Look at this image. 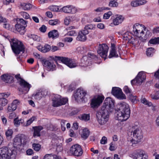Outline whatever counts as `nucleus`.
Wrapping results in <instances>:
<instances>
[{
    "label": "nucleus",
    "instance_id": "61",
    "mask_svg": "<svg viewBox=\"0 0 159 159\" xmlns=\"http://www.w3.org/2000/svg\"><path fill=\"white\" fill-rule=\"evenodd\" d=\"M152 33L153 34H157L159 33V27H157L154 28L152 30Z\"/></svg>",
    "mask_w": 159,
    "mask_h": 159
},
{
    "label": "nucleus",
    "instance_id": "7",
    "mask_svg": "<svg viewBox=\"0 0 159 159\" xmlns=\"http://www.w3.org/2000/svg\"><path fill=\"white\" fill-rule=\"evenodd\" d=\"M68 101L66 98H62L60 95H56L52 99V106L57 107L65 105Z\"/></svg>",
    "mask_w": 159,
    "mask_h": 159
},
{
    "label": "nucleus",
    "instance_id": "38",
    "mask_svg": "<svg viewBox=\"0 0 159 159\" xmlns=\"http://www.w3.org/2000/svg\"><path fill=\"white\" fill-rule=\"evenodd\" d=\"M108 4L109 7H116L118 5V3L115 0H111Z\"/></svg>",
    "mask_w": 159,
    "mask_h": 159
},
{
    "label": "nucleus",
    "instance_id": "23",
    "mask_svg": "<svg viewBox=\"0 0 159 159\" xmlns=\"http://www.w3.org/2000/svg\"><path fill=\"white\" fill-rule=\"evenodd\" d=\"M19 103V101L17 99L14 100L13 102L9 105L7 108L8 111L11 112L15 111L17 107V105Z\"/></svg>",
    "mask_w": 159,
    "mask_h": 159
},
{
    "label": "nucleus",
    "instance_id": "34",
    "mask_svg": "<svg viewBox=\"0 0 159 159\" xmlns=\"http://www.w3.org/2000/svg\"><path fill=\"white\" fill-rule=\"evenodd\" d=\"M29 38L35 41L39 42L40 41V37L37 35L34 34H30L28 36Z\"/></svg>",
    "mask_w": 159,
    "mask_h": 159
},
{
    "label": "nucleus",
    "instance_id": "56",
    "mask_svg": "<svg viewBox=\"0 0 159 159\" xmlns=\"http://www.w3.org/2000/svg\"><path fill=\"white\" fill-rule=\"evenodd\" d=\"M88 59L90 60L91 59H93L97 57L96 55L93 54L88 53L87 55Z\"/></svg>",
    "mask_w": 159,
    "mask_h": 159
},
{
    "label": "nucleus",
    "instance_id": "4",
    "mask_svg": "<svg viewBox=\"0 0 159 159\" xmlns=\"http://www.w3.org/2000/svg\"><path fill=\"white\" fill-rule=\"evenodd\" d=\"M9 41L13 52L16 54H19L20 52H25V47L23 43L16 39H11Z\"/></svg>",
    "mask_w": 159,
    "mask_h": 159
},
{
    "label": "nucleus",
    "instance_id": "6",
    "mask_svg": "<svg viewBox=\"0 0 159 159\" xmlns=\"http://www.w3.org/2000/svg\"><path fill=\"white\" fill-rule=\"evenodd\" d=\"M27 21L23 19H20L17 20V23L15 25L16 30L18 32L21 34H24L25 31V27L27 26L26 24Z\"/></svg>",
    "mask_w": 159,
    "mask_h": 159
},
{
    "label": "nucleus",
    "instance_id": "3",
    "mask_svg": "<svg viewBox=\"0 0 159 159\" xmlns=\"http://www.w3.org/2000/svg\"><path fill=\"white\" fill-rule=\"evenodd\" d=\"M132 138L131 141L133 143L136 144L140 142L143 138V133L141 129L137 125L134 126L129 129Z\"/></svg>",
    "mask_w": 159,
    "mask_h": 159
},
{
    "label": "nucleus",
    "instance_id": "49",
    "mask_svg": "<svg viewBox=\"0 0 159 159\" xmlns=\"http://www.w3.org/2000/svg\"><path fill=\"white\" fill-rule=\"evenodd\" d=\"M49 8L51 10L54 11H58L59 10L58 7L57 6H52L50 7Z\"/></svg>",
    "mask_w": 159,
    "mask_h": 159
},
{
    "label": "nucleus",
    "instance_id": "51",
    "mask_svg": "<svg viewBox=\"0 0 159 159\" xmlns=\"http://www.w3.org/2000/svg\"><path fill=\"white\" fill-rule=\"evenodd\" d=\"M76 32L75 30H71L68 31L67 33V34L68 36H75L76 35Z\"/></svg>",
    "mask_w": 159,
    "mask_h": 159
},
{
    "label": "nucleus",
    "instance_id": "39",
    "mask_svg": "<svg viewBox=\"0 0 159 159\" xmlns=\"http://www.w3.org/2000/svg\"><path fill=\"white\" fill-rule=\"evenodd\" d=\"M51 49V46L47 44H45L43 47V52L46 53L49 51Z\"/></svg>",
    "mask_w": 159,
    "mask_h": 159
},
{
    "label": "nucleus",
    "instance_id": "30",
    "mask_svg": "<svg viewBox=\"0 0 159 159\" xmlns=\"http://www.w3.org/2000/svg\"><path fill=\"white\" fill-rule=\"evenodd\" d=\"M90 134V132L89 129H85L83 130V132L81 134V138L83 140H85L89 136Z\"/></svg>",
    "mask_w": 159,
    "mask_h": 159
},
{
    "label": "nucleus",
    "instance_id": "60",
    "mask_svg": "<svg viewBox=\"0 0 159 159\" xmlns=\"http://www.w3.org/2000/svg\"><path fill=\"white\" fill-rule=\"evenodd\" d=\"M51 49L52 52H54L56 51L59 50L60 48L58 47L52 46Z\"/></svg>",
    "mask_w": 159,
    "mask_h": 159
},
{
    "label": "nucleus",
    "instance_id": "53",
    "mask_svg": "<svg viewBox=\"0 0 159 159\" xmlns=\"http://www.w3.org/2000/svg\"><path fill=\"white\" fill-rule=\"evenodd\" d=\"M107 142V138L105 136H103L102 138L100 140V143L102 144H105Z\"/></svg>",
    "mask_w": 159,
    "mask_h": 159
},
{
    "label": "nucleus",
    "instance_id": "8",
    "mask_svg": "<svg viewBox=\"0 0 159 159\" xmlns=\"http://www.w3.org/2000/svg\"><path fill=\"white\" fill-rule=\"evenodd\" d=\"M55 57L58 60L61 61L63 63L65 64L70 68L75 67L77 66L76 63L75 61L71 60L68 58L57 56Z\"/></svg>",
    "mask_w": 159,
    "mask_h": 159
},
{
    "label": "nucleus",
    "instance_id": "43",
    "mask_svg": "<svg viewBox=\"0 0 159 159\" xmlns=\"http://www.w3.org/2000/svg\"><path fill=\"white\" fill-rule=\"evenodd\" d=\"M13 131L12 129H8L5 132V135L7 138L11 137L12 135Z\"/></svg>",
    "mask_w": 159,
    "mask_h": 159
},
{
    "label": "nucleus",
    "instance_id": "18",
    "mask_svg": "<svg viewBox=\"0 0 159 159\" xmlns=\"http://www.w3.org/2000/svg\"><path fill=\"white\" fill-rule=\"evenodd\" d=\"M62 11L65 13L75 14L77 11V9L72 5H67L63 7Z\"/></svg>",
    "mask_w": 159,
    "mask_h": 159
},
{
    "label": "nucleus",
    "instance_id": "28",
    "mask_svg": "<svg viewBox=\"0 0 159 159\" xmlns=\"http://www.w3.org/2000/svg\"><path fill=\"white\" fill-rule=\"evenodd\" d=\"M22 137L21 136H16L14 139V146H21L22 144Z\"/></svg>",
    "mask_w": 159,
    "mask_h": 159
},
{
    "label": "nucleus",
    "instance_id": "64",
    "mask_svg": "<svg viewBox=\"0 0 159 159\" xmlns=\"http://www.w3.org/2000/svg\"><path fill=\"white\" fill-rule=\"evenodd\" d=\"M52 157L49 154H47L44 156L43 159H52Z\"/></svg>",
    "mask_w": 159,
    "mask_h": 159
},
{
    "label": "nucleus",
    "instance_id": "37",
    "mask_svg": "<svg viewBox=\"0 0 159 159\" xmlns=\"http://www.w3.org/2000/svg\"><path fill=\"white\" fill-rule=\"evenodd\" d=\"M154 49L152 48H148L146 51V54L147 56H152L154 52Z\"/></svg>",
    "mask_w": 159,
    "mask_h": 159
},
{
    "label": "nucleus",
    "instance_id": "12",
    "mask_svg": "<svg viewBox=\"0 0 159 159\" xmlns=\"http://www.w3.org/2000/svg\"><path fill=\"white\" fill-rule=\"evenodd\" d=\"M111 93L120 99H123L126 98L125 95L123 93L121 89L119 88L113 87L112 89Z\"/></svg>",
    "mask_w": 159,
    "mask_h": 159
},
{
    "label": "nucleus",
    "instance_id": "42",
    "mask_svg": "<svg viewBox=\"0 0 159 159\" xmlns=\"http://www.w3.org/2000/svg\"><path fill=\"white\" fill-rule=\"evenodd\" d=\"M33 148L36 151H39L41 148V145L39 143H34L32 145Z\"/></svg>",
    "mask_w": 159,
    "mask_h": 159
},
{
    "label": "nucleus",
    "instance_id": "48",
    "mask_svg": "<svg viewBox=\"0 0 159 159\" xmlns=\"http://www.w3.org/2000/svg\"><path fill=\"white\" fill-rule=\"evenodd\" d=\"M112 15V13L111 11H109L107 13H105L103 15V18L104 19H108Z\"/></svg>",
    "mask_w": 159,
    "mask_h": 159
},
{
    "label": "nucleus",
    "instance_id": "41",
    "mask_svg": "<svg viewBox=\"0 0 159 159\" xmlns=\"http://www.w3.org/2000/svg\"><path fill=\"white\" fill-rule=\"evenodd\" d=\"M141 102L145 105H148L149 106H151L152 105V103L148 102L145 98L142 97L141 99Z\"/></svg>",
    "mask_w": 159,
    "mask_h": 159
},
{
    "label": "nucleus",
    "instance_id": "50",
    "mask_svg": "<svg viewBox=\"0 0 159 159\" xmlns=\"http://www.w3.org/2000/svg\"><path fill=\"white\" fill-rule=\"evenodd\" d=\"M116 149V148L115 146V143L113 142H112L110 144V147L109 149L111 151H113L115 150Z\"/></svg>",
    "mask_w": 159,
    "mask_h": 159
},
{
    "label": "nucleus",
    "instance_id": "16",
    "mask_svg": "<svg viewBox=\"0 0 159 159\" xmlns=\"http://www.w3.org/2000/svg\"><path fill=\"white\" fill-rule=\"evenodd\" d=\"M104 98L101 96H98L97 98H93L91 101V105L93 108H95L99 106L103 100Z\"/></svg>",
    "mask_w": 159,
    "mask_h": 159
},
{
    "label": "nucleus",
    "instance_id": "57",
    "mask_svg": "<svg viewBox=\"0 0 159 159\" xmlns=\"http://www.w3.org/2000/svg\"><path fill=\"white\" fill-rule=\"evenodd\" d=\"M66 120H62L61 122V129L62 131H64L65 130L66 128L65 127Z\"/></svg>",
    "mask_w": 159,
    "mask_h": 159
},
{
    "label": "nucleus",
    "instance_id": "47",
    "mask_svg": "<svg viewBox=\"0 0 159 159\" xmlns=\"http://www.w3.org/2000/svg\"><path fill=\"white\" fill-rule=\"evenodd\" d=\"M58 23V20L57 19H55L54 20H49V24L52 25H56Z\"/></svg>",
    "mask_w": 159,
    "mask_h": 159
},
{
    "label": "nucleus",
    "instance_id": "40",
    "mask_svg": "<svg viewBox=\"0 0 159 159\" xmlns=\"http://www.w3.org/2000/svg\"><path fill=\"white\" fill-rule=\"evenodd\" d=\"M110 8L108 7H99L97 8L96 9H95L94 11H95L97 12H101L103 10H110Z\"/></svg>",
    "mask_w": 159,
    "mask_h": 159
},
{
    "label": "nucleus",
    "instance_id": "13",
    "mask_svg": "<svg viewBox=\"0 0 159 159\" xmlns=\"http://www.w3.org/2000/svg\"><path fill=\"white\" fill-rule=\"evenodd\" d=\"M87 93L83 89H78L74 94L75 98L76 100L81 99L82 101H85V96Z\"/></svg>",
    "mask_w": 159,
    "mask_h": 159
},
{
    "label": "nucleus",
    "instance_id": "58",
    "mask_svg": "<svg viewBox=\"0 0 159 159\" xmlns=\"http://www.w3.org/2000/svg\"><path fill=\"white\" fill-rule=\"evenodd\" d=\"M21 15L25 19H28L29 18V15L25 12H21Z\"/></svg>",
    "mask_w": 159,
    "mask_h": 159
},
{
    "label": "nucleus",
    "instance_id": "25",
    "mask_svg": "<svg viewBox=\"0 0 159 159\" xmlns=\"http://www.w3.org/2000/svg\"><path fill=\"white\" fill-rule=\"evenodd\" d=\"M48 36L49 38L56 39L59 37V34L57 30H54L50 31L48 34Z\"/></svg>",
    "mask_w": 159,
    "mask_h": 159
},
{
    "label": "nucleus",
    "instance_id": "45",
    "mask_svg": "<svg viewBox=\"0 0 159 159\" xmlns=\"http://www.w3.org/2000/svg\"><path fill=\"white\" fill-rule=\"evenodd\" d=\"M94 28L93 25L91 24L85 25L84 29L82 30H87L88 31V30H93Z\"/></svg>",
    "mask_w": 159,
    "mask_h": 159
},
{
    "label": "nucleus",
    "instance_id": "55",
    "mask_svg": "<svg viewBox=\"0 0 159 159\" xmlns=\"http://www.w3.org/2000/svg\"><path fill=\"white\" fill-rule=\"evenodd\" d=\"M124 91L126 94L129 93L130 94H131V90L127 86L124 87Z\"/></svg>",
    "mask_w": 159,
    "mask_h": 159
},
{
    "label": "nucleus",
    "instance_id": "63",
    "mask_svg": "<svg viewBox=\"0 0 159 159\" xmlns=\"http://www.w3.org/2000/svg\"><path fill=\"white\" fill-rule=\"evenodd\" d=\"M16 114L15 113H10L9 116V118L10 119H12L16 117Z\"/></svg>",
    "mask_w": 159,
    "mask_h": 159
},
{
    "label": "nucleus",
    "instance_id": "2",
    "mask_svg": "<svg viewBox=\"0 0 159 159\" xmlns=\"http://www.w3.org/2000/svg\"><path fill=\"white\" fill-rule=\"evenodd\" d=\"M116 111L115 115L117 120L121 121H126L130 116L129 106L125 102L120 103L119 104V108L116 109Z\"/></svg>",
    "mask_w": 159,
    "mask_h": 159
},
{
    "label": "nucleus",
    "instance_id": "11",
    "mask_svg": "<svg viewBox=\"0 0 159 159\" xmlns=\"http://www.w3.org/2000/svg\"><path fill=\"white\" fill-rule=\"evenodd\" d=\"M108 48V46L105 44H99L97 52L101 57L105 59L107 56Z\"/></svg>",
    "mask_w": 159,
    "mask_h": 159
},
{
    "label": "nucleus",
    "instance_id": "31",
    "mask_svg": "<svg viewBox=\"0 0 159 159\" xmlns=\"http://www.w3.org/2000/svg\"><path fill=\"white\" fill-rule=\"evenodd\" d=\"M32 7V5L30 3H22L20 4V8L25 10H30Z\"/></svg>",
    "mask_w": 159,
    "mask_h": 159
},
{
    "label": "nucleus",
    "instance_id": "24",
    "mask_svg": "<svg viewBox=\"0 0 159 159\" xmlns=\"http://www.w3.org/2000/svg\"><path fill=\"white\" fill-rule=\"evenodd\" d=\"M1 79L7 83H11L13 82L14 78L8 74H4L1 76Z\"/></svg>",
    "mask_w": 159,
    "mask_h": 159
},
{
    "label": "nucleus",
    "instance_id": "9",
    "mask_svg": "<svg viewBox=\"0 0 159 159\" xmlns=\"http://www.w3.org/2000/svg\"><path fill=\"white\" fill-rule=\"evenodd\" d=\"M146 76L145 73L143 71L139 72L136 78L131 81L132 85H140L145 79Z\"/></svg>",
    "mask_w": 159,
    "mask_h": 159
},
{
    "label": "nucleus",
    "instance_id": "52",
    "mask_svg": "<svg viewBox=\"0 0 159 159\" xmlns=\"http://www.w3.org/2000/svg\"><path fill=\"white\" fill-rule=\"evenodd\" d=\"M35 117H32L31 118H30L27 121L26 125H25V126H28L30 125L35 120Z\"/></svg>",
    "mask_w": 159,
    "mask_h": 159
},
{
    "label": "nucleus",
    "instance_id": "19",
    "mask_svg": "<svg viewBox=\"0 0 159 159\" xmlns=\"http://www.w3.org/2000/svg\"><path fill=\"white\" fill-rule=\"evenodd\" d=\"M89 33V31L87 30H82L80 31L76 38L77 40L82 42L85 41L87 39L86 35Z\"/></svg>",
    "mask_w": 159,
    "mask_h": 159
},
{
    "label": "nucleus",
    "instance_id": "29",
    "mask_svg": "<svg viewBox=\"0 0 159 159\" xmlns=\"http://www.w3.org/2000/svg\"><path fill=\"white\" fill-rule=\"evenodd\" d=\"M139 25V24H136L134 25L133 27V31L134 32V34L137 37H141L142 35H141L142 34H143L144 32V31L142 30L140 31V30H138L136 29L135 28V25L136 26H138Z\"/></svg>",
    "mask_w": 159,
    "mask_h": 159
},
{
    "label": "nucleus",
    "instance_id": "1",
    "mask_svg": "<svg viewBox=\"0 0 159 159\" xmlns=\"http://www.w3.org/2000/svg\"><path fill=\"white\" fill-rule=\"evenodd\" d=\"M114 104V101L110 98L106 99L101 109L96 113L97 119L100 125H104L108 121L109 113L113 111Z\"/></svg>",
    "mask_w": 159,
    "mask_h": 159
},
{
    "label": "nucleus",
    "instance_id": "46",
    "mask_svg": "<svg viewBox=\"0 0 159 159\" xmlns=\"http://www.w3.org/2000/svg\"><path fill=\"white\" fill-rule=\"evenodd\" d=\"M151 98L153 99L157 100L159 99V92H157L154 94L151 95Z\"/></svg>",
    "mask_w": 159,
    "mask_h": 159
},
{
    "label": "nucleus",
    "instance_id": "35",
    "mask_svg": "<svg viewBox=\"0 0 159 159\" xmlns=\"http://www.w3.org/2000/svg\"><path fill=\"white\" fill-rule=\"evenodd\" d=\"M148 43L156 44L159 43V38H154L151 39L148 42Z\"/></svg>",
    "mask_w": 159,
    "mask_h": 159
},
{
    "label": "nucleus",
    "instance_id": "32",
    "mask_svg": "<svg viewBox=\"0 0 159 159\" xmlns=\"http://www.w3.org/2000/svg\"><path fill=\"white\" fill-rule=\"evenodd\" d=\"M78 117L80 119L85 121H87L90 119L89 115L85 114L80 115Z\"/></svg>",
    "mask_w": 159,
    "mask_h": 159
},
{
    "label": "nucleus",
    "instance_id": "44",
    "mask_svg": "<svg viewBox=\"0 0 159 159\" xmlns=\"http://www.w3.org/2000/svg\"><path fill=\"white\" fill-rule=\"evenodd\" d=\"M136 96H134L131 93L129 95V98L131 101L134 103L137 102Z\"/></svg>",
    "mask_w": 159,
    "mask_h": 159
},
{
    "label": "nucleus",
    "instance_id": "62",
    "mask_svg": "<svg viewBox=\"0 0 159 159\" xmlns=\"http://www.w3.org/2000/svg\"><path fill=\"white\" fill-rule=\"evenodd\" d=\"M72 40V38L70 37H66L64 39V41L68 42H71Z\"/></svg>",
    "mask_w": 159,
    "mask_h": 159
},
{
    "label": "nucleus",
    "instance_id": "27",
    "mask_svg": "<svg viewBox=\"0 0 159 159\" xmlns=\"http://www.w3.org/2000/svg\"><path fill=\"white\" fill-rule=\"evenodd\" d=\"M146 2L145 0H138L133 1L131 3V6L133 7H136L142 5L145 3Z\"/></svg>",
    "mask_w": 159,
    "mask_h": 159
},
{
    "label": "nucleus",
    "instance_id": "14",
    "mask_svg": "<svg viewBox=\"0 0 159 159\" xmlns=\"http://www.w3.org/2000/svg\"><path fill=\"white\" fill-rule=\"evenodd\" d=\"M41 61L43 66L46 67L48 71L55 70L56 66L53 62H50L45 59H42Z\"/></svg>",
    "mask_w": 159,
    "mask_h": 159
},
{
    "label": "nucleus",
    "instance_id": "26",
    "mask_svg": "<svg viewBox=\"0 0 159 159\" xmlns=\"http://www.w3.org/2000/svg\"><path fill=\"white\" fill-rule=\"evenodd\" d=\"M124 18L121 15H117V17L113 20V23L115 25H117L122 23Z\"/></svg>",
    "mask_w": 159,
    "mask_h": 159
},
{
    "label": "nucleus",
    "instance_id": "54",
    "mask_svg": "<svg viewBox=\"0 0 159 159\" xmlns=\"http://www.w3.org/2000/svg\"><path fill=\"white\" fill-rule=\"evenodd\" d=\"M141 26H142L143 28V30L144 31H146V35H148V37H150L151 36V35H152V34L148 30H146V27L144 26L143 25H141Z\"/></svg>",
    "mask_w": 159,
    "mask_h": 159
},
{
    "label": "nucleus",
    "instance_id": "22",
    "mask_svg": "<svg viewBox=\"0 0 159 159\" xmlns=\"http://www.w3.org/2000/svg\"><path fill=\"white\" fill-rule=\"evenodd\" d=\"M33 137L35 138L37 137H40L41 135L40 131L43 129L42 126L33 127Z\"/></svg>",
    "mask_w": 159,
    "mask_h": 159
},
{
    "label": "nucleus",
    "instance_id": "21",
    "mask_svg": "<svg viewBox=\"0 0 159 159\" xmlns=\"http://www.w3.org/2000/svg\"><path fill=\"white\" fill-rule=\"evenodd\" d=\"M47 92L46 90H39L36 94H33V97H34L36 100H39L42 97L47 95Z\"/></svg>",
    "mask_w": 159,
    "mask_h": 159
},
{
    "label": "nucleus",
    "instance_id": "33",
    "mask_svg": "<svg viewBox=\"0 0 159 159\" xmlns=\"http://www.w3.org/2000/svg\"><path fill=\"white\" fill-rule=\"evenodd\" d=\"M118 57V55L116 53V51L114 48H111V50L110 51V54L108 56L109 58H111L113 57Z\"/></svg>",
    "mask_w": 159,
    "mask_h": 159
},
{
    "label": "nucleus",
    "instance_id": "36",
    "mask_svg": "<svg viewBox=\"0 0 159 159\" xmlns=\"http://www.w3.org/2000/svg\"><path fill=\"white\" fill-rule=\"evenodd\" d=\"M24 121V120L22 119L19 120L18 117H16L14 120V123L16 126H19L20 123H23Z\"/></svg>",
    "mask_w": 159,
    "mask_h": 159
},
{
    "label": "nucleus",
    "instance_id": "17",
    "mask_svg": "<svg viewBox=\"0 0 159 159\" xmlns=\"http://www.w3.org/2000/svg\"><path fill=\"white\" fill-rule=\"evenodd\" d=\"M20 84L22 88L21 91L25 93H27L31 87L30 84L22 79L20 81Z\"/></svg>",
    "mask_w": 159,
    "mask_h": 159
},
{
    "label": "nucleus",
    "instance_id": "10",
    "mask_svg": "<svg viewBox=\"0 0 159 159\" xmlns=\"http://www.w3.org/2000/svg\"><path fill=\"white\" fill-rule=\"evenodd\" d=\"M70 152L74 156L79 157L82 155L83 151L81 146L76 144L73 145L70 147Z\"/></svg>",
    "mask_w": 159,
    "mask_h": 159
},
{
    "label": "nucleus",
    "instance_id": "20",
    "mask_svg": "<svg viewBox=\"0 0 159 159\" xmlns=\"http://www.w3.org/2000/svg\"><path fill=\"white\" fill-rule=\"evenodd\" d=\"M10 95V94H5L4 93H0V105L5 106L8 102L7 100L6 99Z\"/></svg>",
    "mask_w": 159,
    "mask_h": 159
},
{
    "label": "nucleus",
    "instance_id": "5",
    "mask_svg": "<svg viewBox=\"0 0 159 159\" xmlns=\"http://www.w3.org/2000/svg\"><path fill=\"white\" fill-rule=\"evenodd\" d=\"M11 150H8L7 147L0 148V159H15L13 157Z\"/></svg>",
    "mask_w": 159,
    "mask_h": 159
},
{
    "label": "nucleus",
    "instance_id": "15",
    "mask_svg": "<svg viewBox=\"0 0 159 159\" xmlns=\"http://www.w3.org/2000/svg\"><path fill=\"white\" fill-rule=\"evenodd\" d=\"M133 159H147L146 156H145V152L143 150H138L132 154Z\"/></svg>",
    "mask_w": 159,
    "mask_h": 159
},
{
    "label": "nucleus",
    "instance_id": "59",
    "mask_svg": "<svg viewBox=\"0 0 159 159\" xmlns=\"http://www.w3.org/2000/svg\"><path fill=\"white\" fill-rule=\"evenodd\" d=\"M47 29L46 27L44 25H43L39 29L40 31L44 33L46 32Z\"/></svg>",
    "mask_w": 159,
    "mask_h": 159
}]
</instances>
